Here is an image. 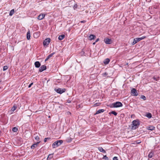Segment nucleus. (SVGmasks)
Returning <instances> with one entry per match:
<instances>
[{"instance_id":"32","label":"nucleus","mask_w":160,"mask_h":160,"mask_svg":"<svg viewBox=\"0 0 160 160\" xmlns=\"http://www.w3.org/2000/svg\"><path fill=\"white\" fill-rule=\"evenodd\" d=\"M141 98L143 99L144 100H145L146 99V97L144 95H141Z\"/></svg>"},{"instance_id":"6","label":"nucleus","mask_w":160,"mask_h":160,"mask_svg":"<svg viewBox=\"0 0 160 160\" xmlns=\"http://www.w3.org/2000/svg\"><path fill=\"white\" fill-rule=\"evenodd\" d=\"M55 90L57 93L60 94H62L65 91L66 89L65 88L61 89L59 88L58 89H55Z\"/></svg>"},{"instance_id":"43","label":"nucleus","mask_w":160,"mask_h":160,"mask_svg":"<svg viewBox=\"0 0 160 160\" xmlns=\"http://www.w3.org/2000/svg\"><path fill=\"white\" fill-rule=\"evenodd\" d=\"M68 103H70V102H71V101H70V100H68Z\"/></svg>"},{"instance_id":"34","label":"nucleus","mask_w":160,"mask_h":160,"mask_svg":"<svg viewBox=\"0 0 160 160\" xmlns=\"http://www.w3.org/2000/svg\"><path fill=\"white\" fill-rule=\"evenodd\" d=\"M108 74L107 72H104L102 74V75L103 77H105Z\"/></svg>"},{"instance_id":"7","label":"nucleus","mask_w":160,"mask_h":160,"mask_svg":"<svg viewBox=\"0 0 160 160\" xmlns=\"http://www.w3.org/2000/svg\"><path fill=\"white\" fill-rule=\"evenodd\" d=\"M131 93L132 95L134 96H137L138 94V93L137 92V90L134 88H133L131 90Z\"/></svg>"},{"instance_id":"40","label":"nucleus","mask_w":160,"mask_h":160,"mask_svg":"<svg viewBox=\"0 0 160 160\" xmlns=\"http://www.w3.org/2000/svg\"><path fill=\"white\" fill-rule=\"evenodd\" d=\"M72 141V139L70 138V139L67 140V141L68 142H71Z\"/></svg>"},{"instance_id":"37","label":"nucleus","mask_w":160,"mask_h":160,"mask_svg":"<svg viewBox=\"0 0 160 160\" xmlns=\"http://www.w3.org/2000/svg\"><path fill=\"white\" fill-rule=\"evenodd\" d=\"M33 82L31 83H30V84L29 85L28 87L29 88H30V87H31V86H32V85H33Z\"/></svg>"},{"instance_id":"10","label":"nucleus","mask_w":160,"mask_h":160,"mask_svg":"<svg viewBox=\"0 0 160 160\" xmlns=\"http://www.w3.org/2000/svg\"><path fill=\"white\" fill-rule=\"evenodd\" d=\"M46 69V67L45 66L42 65L39 69V71L41 72Z\"/></svg>"},{"instance_id":"28","label":"nucleus","mask_w":160,"mask_h":160,"mask_svg":"<svg viewBox=\"0 0 160 160\" xmlns=\"http://www.w3.org/2000/svg\"><path fill=\"white\" fill-rule=\"evenodd\" d=\"M35 139L38 142V141H40L39 140H40V138H39V137L38 136H36L35 138Z\"/></svg>"},{"instance_id":"4","label":"nucleus","mask_w":160,"mask_h":160,"mask_svg":"<svg viewBox=\"0 0 160 160\" xmlns=\"http://www.w3.org/2000/svg\"><path fill=\"white\" fill-rule=\"evenodd\" d=\"M145 38H146L145 36H143L141 38H135L134 39L133 41L132 42V44L133 45H134L138 42Z\"/></svg>"},{"instance_id":"17","label":"nucleus","mask_w":160,"mask_h":160,"mask_svg":"<svg viewBox=\"0 0 160 160\" xmlns=\"http://www.w3.org/2000/svg\"><path fill=\"white\" fill-rule=\"evenodd\" d=\"M110 61L109 59L107 58L103 61V63L105 65L109 63Z\"/></svg>"},{"instance_id":"24","label":"nucleus","mask_w":160,"mask_h":160,"mask_svg":"<svg viewBox=\"0 0 160 160\" xmlns=\"http://www.w3.org/2000/svg\"><path fill=\"white\" fill-rule=\"evenodd\" d=\"M14 12V9H13L9 13V15L10 16H12Z\"/></svg>"},{"instance_id":"30","label":"nucleus","mask_w":160,"mask_h":160,"mask_svg":"<svg viewBox=\"0 0 160 160\" xmlns=\"http://www.w3.org/2000/svg\"><path fill=\"white\" fill-rule=\"evenodd\" d=\"M103 159L105 160H109L107 156L106 155H104L103 156Z\"/></svg>"},{"instance_id":"18","label":"nucleus","mask_w":160,"mask_h":160,"mask_svg":"<svg viewBox=\"0 0 160 160\" xmlns=\"http://www.w3.org/2000/svg\"><path fill=\"white\" fill-rule=\"evenodd\" d=\"M31 33L30 31H28L27 34V39L29 40L30 39Z\"/></svg>"},{"instance_id":"21","label":"nucleus","mask_w":160,"mask_h":160,"mask_svg":"<svg viewBox=\"0 0 160 160\" xmlns=\"http://www.w3.org/2000/svg\"><path fill=\"white\" fill-rule=\"evenodd\" d=\"M53 157V154H49L48 158H47V160H50Z\"/></svg>"},{"instance_id":"19","label":"nucleus","mask_w":160,"mask_h":160,"mask_svg":"<svg viewBox=\"0 0 160 160\" xmlns=\"http://www.w3.org/2000/svg\"><path fill=\"white\" fill-rule=\"evenodd\" d=\"M104 111V109H99L97 111L96 113L94 114V115H96L97 114H98L101 113V112H103Z\"/></svg>"},{"instance_id":"13","label":"nucleus","mask_w":160,"mask_h":160,"mask_svg":"<svg viewBox=\"0 0 160 160\" xmlns=\"http://www.w3.org/2000/svg\"><path fill=\"white\" fill-rule=\"evenodd\" d=\"M154 153L153 150H151L150 152L148 155V157L149 158H151L154 156Z\"/></svg>"},{"instance_id":"3","label":"nucleus","mask_w":160,"mask_h":160,"mask_svg":"<svg viewBox=\"0 0 160 160\" xmlns=\"http://www.w3.org/2000/svg\"><path fill=\"white\" fill-rule=\"evenodd\" d=\"M63 142L62 140H59L54 142L52 144V147L55 148L60 145Z\"/></svg>"},{"instance_id":"26","label":"nucleus","mask_w":160,"mask_h":160,"mask_svg":"<svg viewBox=\"0 0 160 160\" xmlns=\"http://www.w3.org/2000/svg\"><path fill=\"white\" fill-rule=\"evenodd\" d=\"M38 34L37 32L34 33L33 34L34 37L35 38H37V37H38Z\"/></svg>"},{"instance_id":"39","label":"nucleus","mask_w":160,"mask_h":160,"mask_svg":"<svg viewBox=\"0 0 160 160\" xmlns=\"http://www.w3.org/2000/svg\"><path fill=\"white\" fill-rule=\"evenodd\" d=\"M86 21L85 20H83V21H82L80 22H81V23H84L85 22H86Z\"/></svg>"},{"instance_id":"11","label":"nucleus","mask_w":160,"mask_h":160,"mask_svg":"<svg viewBox=\"0 0 160 160\" xmlns=\"http://www.w3.org/2000/svg\"><path fill=\"white\" fill-rule=\"evenodd\" d=\"M40 141H38L37 142L33 144L31 147V148L32 149H34L40 143Z\"/></svg>"},{"instance_id":"25","label":"nucleus","mask_w":160,"mask_h":160,"mask_svg":"<svg viewBox=\"0 0 160 160\" xmlns=\"http://www.w3.org/2000/svg\"><path fill=\"white\" fill-rule=\"evenodd\" d=\"M18 130V129L17 128L14 127L12 128V131L14 132H17Z\"/></svg>"},{"instance_id":"45","label":"nucleus","mask_w":160,"mask_h":160,"mask_svg":"<svg viewBox=\"0 0 160 160\" xmlns=\"http://www.w3.org/2000/svg\"><path fill=\"white\" fill-rule=\"evenodd\" d=\"M74 7H76V6H75V5H74Z\"/></svg>"},{"instance_id":"22","label":"nucleus","mask_w":160,"mask_h":160,"mask_svg":"<svg viewBox=\"0 0 160 160\" xmlns=\"http://www.w3.org/2000/svg\"><path fill=\"white\" fill-rule=\"evenodd\" d=\"M98 149L100 152L103 153L106 152L105 151L102 147H98Z\"/></svg>"},{"instance_id":"42","label":"nucleus","mask_w":160,"mask_h":160,"mask_svg":"<svg viewBox=\"0 0 160 160\" xmlns=\"http://www.w3.org/2000/svg\"><path fill=\"white\" fill-rule=\"evenodd\" d=\"M99 40V39L98 38H97L96 40V42H97Z\"/></svg>"},{"instance_id":"33","label":"nucleus","mask_w":160,"mask_h":160,"mask_svg":"<svg viewBox=\"0 0 160 160\" xmlns=\"http://www.w3.org/2000/svg\"><path fill=\"white\" fill-rule=\"evenodd\" d=\"M153 78L155 80L157 81L158 80L159 77L156 78L155 77H153Z\"/></svg>"},{"instance_id":"23","label":"nucleus","mask_w":160,"mask_h":160,"mask_svg":"<svg viewBox=\"0 0 160 160\" xmlns=\"http://www.w3.org/2000/svg\"><path fill=\"white\" fill-rule=\"evenodd\" d=\"M146 116L148 118H150L152 117V115L151 113L148 112L146 114Z\"/></svg>"},{"instance_id":"16","label":"nucleus","mask_w":160,"mask_h":160,"mask_svg":"<svg viewBox=\"0 0 160 160\" xmlns=\"http://www.w3.org/2000/svg\"><path fill=\"white\" fill-rule=\"evenodd\" d=\"M55 53L54 52H53L52 53H51V54H50V55H49L48 57H47L45 59V61H47L48 60V59L50 58L51 57H52L53 55Z\"/></svg>"},{"instance_id":"1","label":"nucleus","mask_w":160,"mask_h":160,"mask_svg":"<svg viewBox=\"0 0 160 160\" xmlns=\"http://www.w3.org/2000/svg\"><path fill=\"white\" fill-rule=\"evenodd\" d=\"M140 124L139 121L138 120H134L132 121V129H135L137 128Z\"/></svg>"},{"instance_id":"9","label":"nucleus","mask_w":160,"mask_h":160,"mask_svg":"<svg viewBox=\"0 0 160 160\" xmlns=\"http://www.w3.org/2000/svg\"><path fill=\"white\" fill-rule=\"evenodd\" d=\"M104 42L107 44H110L111 43V40L108 38H106L104 40Z\"/></svg>"},{"instance_id":"20","label":"nucleus","mask_w":160,"mask_h":160,"mask_svg":"<svg viewBox=\"0 0 160 160\" xmlns=\"http://www.w3.org/2000/svg\"><path fill=\"white\" fill-rule=\"evenodd\" d=\"M65 37V35H62L59 36L58 37V39L59 40H62Z\"/></svg>"},{"instance_id":"14","label":"nucleus","mask_w":160,"mask_h":160,"mask_svg":"<svg viewBox=\"0 0 160 160\" xmlns=\"http://www.w3.org/2000/svg\"><path fill=\"white\" fill-rule=\"evenodd\" d=\"M34 65L36 68H38L41 65V64L38 61H36L35 62Z\"/></svg>"},{"instance_id":"15","label":"nucleus","mask_w":160,"mask_h":160,"mask_svg":"<svg viewBox=\"0 0 160 160\" xmlns=\"http://www.w3.org/2000/svg\"><path fill=\"white\" fill-rule=\"evenodd\" d=\"M96 38V36L95 35L93 34H91L90 35L89 37V39L92 40L93 39H94Z\"/></svg>"},{"instance_id":"31","label":"nucleus","mask_w":160,"mask_h":160,"mask_svg":"<svg viewBox=\"0 0 160 160\" xmlns=\"http://www.w3.org/2000/svg\"><path fill=\"white\" fill-rule=\"evenodd\" d=\"M17 107L15 106H13V107H12L11 110L12 111H14L16 109Z\"/></svg>"},{"instance_id":"27","label":"nucleus","mask_w":160,"mask_h":160,"mask_svg":"<svg viewBox=\"0 0 160 160\" xmlns=\"http://www.w3.org/2000/svg\"><path fill=\"white\" fill-rule=\"evenodd\" d=\"M110 113L114 114L115 116H116L117 115V113L114 111H112L111 112H109V114Z\"/></svg>"},{"instance_id":"2","label":"nucleus","mask_w":160,"mask_h":160,"mask_svg":"<svg viewBox=\"0 0 160 160\" xmlns=\"http://www.w3.org/2000/svg\"><path fill=\"white\" fill-rule=\"evenodd\" d=\"M122 104L120 102H117L112 104L110 107L111 108H118L122 107Z\"/></svg>"},{"instance_id":"36","label":"nucleus","mask_w":160,"mask_h":160,"mask_svg":"<svg viewBox=\"0 0 160 160\" xmlns=\"http://www.w3.org/2000/svg\"><path fill=\"white\" fill-rule=\"evenodd\" d=\"M113 160H118V159L117 157H114L113 158Z\"/></svg>"},{"instance_id":"35","label":"nucleus","mask_w":160,"mask_h":160,"mask_svg":"<svg viewBox=\"0 0 160 160\" xmlns=\"http://www.w3.org/2000/svg\"><path fill=\"white\" fill-rule=\"evenodd\" d=\"M47 139H50V138H45L44 139V141L45 142H46L47 141Z\"/></svg>"},{"instance_id":"8","label":"nucleus","mask_w":160,"mask_h":160,"mask_svg":"<svg viewBox=\"0 0 160 160\" xmlns=\"http://www.w3.org/2000/svg\"><path fill=\"white\" fill-rule=\"evenodd\" d=\"M155 127L151 125H150L149 126H147L146 127V129L147 130H150L151 131H152L153 130H154L155 129Z\"/></svg>"},{"instance_id":"41","label":"nucleus","mask_w":160,"mask_h":160,"mask_svg":"<svg viewBox=\"0 0 160 160\" xmlns=\"http://www.w3.org/2000/svg\"><path fill=\"white\" fill-rule=\"evenodd\" d=\"M99 105H98V103H96L95 104H94V106H98Z\"/></svg>"},{"instance_id":"5","label":"nucleus","mask_w":160,"mask_h":160,"mask_svg":"<svg viewBox=\"0 0 160 160\" xmlns=\"http://www.w3.org/2000/svg\"><path fill=\"white\" fill-rule=\"evenodd\" d=\"M51 39L50 38H47L43 42V45L44 46H47L49 44L50 42Z\"/></svg>"},{"instance_id":"29","label":"nucleus","mask_w":160,"mask_h":160,"mask_svg":"<svg viewBox=\"0 0 160 160\" xmlns=\"http://www.w3.org/2000/svg\"><path fill=\"white\" fill-rule=\"evenodd\" d=\"M8 68V67L7 66H4L3 67V70L4 71L7 70Z\"/></svg>"},{"instance_id":"44","label":"nucleus","mask_w":160,"mask_h":160,"mask_svg":"<svg viewBox=\"0 0 160 160\" xmlns=\"http://www.w3.org/2000/svg\"><path fill=\"white\" fill-rule=\"evenodd\" d=\"M96 42H93V45H94V44H95Z\"/></svg>"},{"instance_id":"12","label":"nucleus","mask_w":160,"mask_h":160,"mask_svg":"<svg viewBox=\"0 0 160 160\" xmlns=\"http://www.w3.org/2000/svg\"><path fill=\"white\" fill-rule=\"evenodd\" d=\"M45 16V14L41 13L38 16V18L39 20H41L44 18Z\"/></svg>"},{"instance_id":"38","label":"nucleus","mask_w":160,"mask_h":160,"mask_svg":"<svg viewBox=\"0 0 160 160\" xmlns=\"http://www.w3.org/2000/svg\"><path fill=\"white\" fill-rule=\"evenodd\" d=\"M136 143L137 144H139L141 142L139 140H138L136 141Z\"/></svg>"}]
</instances>
